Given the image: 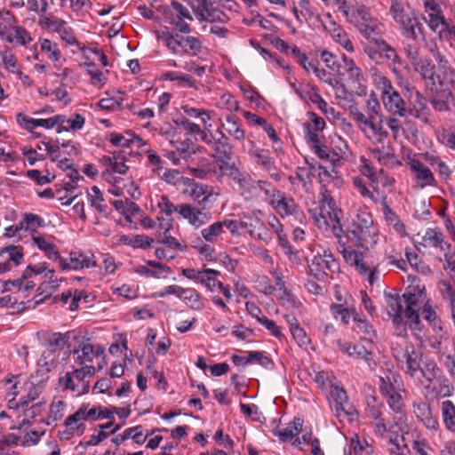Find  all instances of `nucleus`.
Returning <instances> with one entry per match:
<instances>
[{"instance_id":"f257e3e1","label":"nucleus","mask_w":455,"mask_h":455,"mask_svg":"<svg viewBox=\"0 0 455 455\" xmlns=\"http://www.w3.org/2000/svg\"><path fill=\"white\" fill-rule=\"evenodd\" d=\"M428 299L425 285L414 280L402 296L398 293L386 295L387 314L395 324L405 323L411 331L421 332L424 324L419 311Z\"/></svg>"},{"instance_id":"f03ea898","label":"nucleus","mask_w":455,"mask_h":455,"mask_svg":"<svg viewBox=\"0 0 455 455\" xmlns=\"http://www.w3.org/2000/svg\"><path fill=\"white\" fill-rule=\"evenodd\" d=\"M436 65L433 64L432 60L419 57L412 64L413 69L419 73L422 78L434 86L439 85L445 93L451 96V91L455 88V71L451 68L449 60L439 51L434 53Z\"/></svg>"},{"instance_id":"7ed1b4c3","label":"nucleus","mask_w":455,"mask_h":455,"mask_svg":"<svg viewBox=\"0 0 455 455\" xmlns=\"http://www.w3.org/2000/svg\"><path fill=\"white\" fill-rule=\"evenodd\" d=\"M318 212H311L315 223L319 228H327L331 226L334 236L341 243V235L344 233L340 223L342 211L336 205L331 192L324 185L321 188Z\"/></svg>"},{"instance_id":"20e7f679","label":"nucleus","mask_w":455,"mask_h":455,"mask_svg":"<svg viewBox=\"0 0 455 455\" xmlns=\"http://www.w3.org/2000/svg\"><path fill=\"white\" fill-rule=\"evenodd\" d=\"M392 354L398 366L411 377L414 378L420 370L421 355L405 338H400L392 344Z\"/></svg>"},{"instance_id":"39448f33","label":"nucleus","mask_w":455,"mask_h":455,"mask_svg":"<svg viewBox=\"0 0 455 455\" xmlns=\"http://www.w3.org/2000/svg\"><path fill=\"white\" fill-rule=\"evenodd\" d=\"M372 79L377 88L381 92L382 101L387 111L395 116H405L407 107L401 95L394 88L391 81L380 72H374Z\"/></svg>"},{"instance_id":"423d86ee","label":"nucleus","mask_w":455,"mask_h":455,"mask_svg":"<svg viewBox=\"0 0 455 455\" xmlns=\"http://www.w3.org/2000/svg\"><path fill=\"white\" fill-rule=\"evenodd\" d=\"M363 52L375 62H379V60L385 59L388 63V66L395 72L396 68L401 66L403 63V60L397 54L395 49L380 36L372 39L371 43L365 44L363 46Z\"/></svg>"},{"instance_id":"0eeeda50","label":"nucleus","mask_w":455,"mask_h":455,"mask_svg":"<svg viewBox=\"0 0 455 455\" xmlns=\"http://www.w3.org/2000/svg\"><path fill=\"white\" fill-rule=\"evenodd\" d=\"M73 339L76 342L72 351L73 358L79 365L92 363L95 357L104 355V347L100 345L93 346L89 338L76 335Z\"/></svg>"},{"instance_id":"6e6552de","label":"nucleus","mask_w":455,"mask_h":455,"mask_svg":"<svg viewBox=\"0 0 455 455\" xmlns=\"http://www.w3.org/2000/svg\"><path fill=\"white\" fill-rule=\"evenodd\" d=\"M402 390H395L389 394H382L390 407V409L397 414L394 418V422L389 426V431L393 433L403 432L406 427V415L404 413V404L403 397L400 394Z\"/></svg>"},{"instance_id":"1a4fd4ad","label":"nucleus","mask_w":455,"mask_h":455,"mask_svg":"<svg viewBox=\"0 0 455 455\" xmlns=\"http://www.w3.org/2000/svg\"><path fill=\"white\" fill-rule=\"evenodd\" d=\"M183 193L191 197L192 200L197 204V206H212L219 196L213 193L211 187L195 182L194 180L188 184Z\"/></svg>"},{"instance_id":"9d476101","label":"nucleus","mask_w":455,"mask_h":455,"mask_svg":"<svg viewBox=\"0 0 455 455\" xmlns=\"http://www.w3.org/2000/svg\"><path fill=\"white\" fill-rule=\"evenodd\" d=\"M330 395L334 403L337 418L349 417L351 419L357 416L355 408L348 403L347 395L343 387L331 385Z\"/></svg>"},{"instance_id":"9b49d317","label":"nucleus","mask_w":455,"mask_h":455,"mask_svg":"<svg viewBox=\"0 0 455 455\" xmlns=\"http://www.w3.org/2000/svg\"><path fill=\"white\" fill-rule=\"evenodd\" d=\"M383 403L377 400L375 396H370L367 398V407L365 413L368 418L372 419L375 422L372 423L374 432L376 435L383 437L385 434L389 431V427L386 422V419L382 417Z\"/></svg>"},{"instance_id":"f8f14e48","label":"nucleus","mask_w":455,"mask_h":455,"mask_svg":"<svg viewBox=\"0 0 455 455\" xmlns=\"http://www.w3.org/2000/svg\"><path fill=\"white\" fill-rule=\"evenodd\" d=\"M335 4L338 6L339 11L353 25L371 21L372 17L364 5L354 8L350 0H338Z\"/></svg>"},{"instance_id":"ddd939ff","label":"nucleus","mask_w":455,"mask_h":455,"mask_svg":"<svg viewBox=\"0 0 455 455\" xmlns=\"http://www.w3.org/2000/svg\"><path fill=\"white\" fill-rule=\"evenodd\" d=\"M212 207L210 205L192 206L188 204H183L180 205L179 213L188 220L191 225L198 228L211 220V214L207 210Z\"/></svg>"},{"instance_id":"4468645a","label":"nucleus","mask_w":455,"mask_h":455,"mask_svg":"<svg viewBox=\"0 0 455 455\" xmlns=\"http://www.w3.org/2000/svg\"><path fill=\"white\" fill-rule=\"evenodd\" d=\"M84 371L80 369H74L72 371H68L65 376L60 378L59 384L64 389H70L77 391L79 395L88 393L89 382L85 381Z\"/></svg>"},{"instance_id":"2eb2a0df","label":"nucleus","mask_w":455,"mask_h":455,"mask_svg":"<svg viewBox=\"0 0 455 455\" xmlns=\"http://www.w3.org/2000/svg\"><path fill=\"white\" fill-rule=\"evenodd\" d=\"M339 264L329 249H322L313 257L309 264L310 272L326 274V270L334 272L338 269Z\"/></svg>"},{"instance_id":"dca6fc26","label":"nucleus","mask_w":455,"mask_h":455,"mask_svg":"<svg viewBox=\"0 0 455 455\" xmlns=\"http://www.w3.org/2000/svg\"><path fill=\"white\" fill-rule=\"evenodd\" d=\"M372 224L373 220L371 215L366 212H359L355 220H353V229H351L350 232L361 245L366 242L367 236L371 235ZM374 233L375 232H372V234Z\"/></svg>"},{"instance_id":"f3484780","label":"nucleus","mask_w":455,"mask_h":455,"mask_svg":"<svg viewBox=\"0 0 455 455\" xmlns=\"http://www.w3.org/2000/svg\"><path fill=\"white\" fill-rule=\"evenodd\" d=\"M413 412L416 418L431 431H436L439 428L437 418L433 415L429 403L419 400L413 403Z\"/></svg>"},{"instance_id":"a211bd4d","label":"nucleus","mask_w":455,"mask_h":455,"mask_svg":"<svg viewBox=\"0 0 455 455\" xmlns=\"http://www.w3.org/2000/svg\"><path fill=\"white\" fill-rule=\"evenodd\" d=\"M94 256L88 257L80 252H71L69 255V259L60 260V269L61 270H77L82 268H90L97 266L96 260L93 259Z\"/></svg>"},{"instance_id":"6ab92c4d","label":"nucleus","mask_w":455,"mask_h":455,"mask_svg":"<svg viewBox=\"0 0 455 455\" xmlns=\"http://www.w3.org/2000/svg\"><path fill=\"white\" fill-rule=\"evenodd\" d=\"M270 204L282 216L293 215L299 211V207L294 200L291 197L285 196L281 191L273 194Z\"/></svg>"},{"instance_id":"aec40b11","label":"nucleus","mask_w":455,"mask_h":455,"mask_svg":"<svg viewBox=\"0 0 455 455\" xmlns=\"http://www.w3.org/2000/svg\"><path fill=\"white\" fill-rule=\"evenodd\" d=\"M234 181L238 185L240 193L245 200L259 197L258 182L246 172H243Z\"/></svg>"},{"instance_id":"412c9836","label":"nucleus","mask_w":455,"mask_h":455,"mask_svg":"<svg viewBox=\"0 0 455 455\" xmlns=\"http://www.w3.org/2000/svg\"><path fill=\"white\" fill-rule=\"evenodd\" d=\"M232 148L229 139L222 132V131L218 129L216 131V139L211 147L213 151L212 156L215 159H231L233 156Z\"/></svg>"},{"instance_id":"4be33fe9","label":"nucleus","mask_w":455,"mask_h":455,"mask_svg":"<svg viewBox=\"0 0 455 455\" xmlns=\"http://www.w3.org/2000/svg\"><path fill=\"white\" fill-rule=\"evenodd\" d=\"M396 23L401 34L407 39L417 40L419 35H423V26L415 16L409 15Z\"/></svg>"},{"instance_id":"5701e85b","label":"nucleus","mask_w":455,"mask_h":455,"mask_svg":"<svg viewBox=\"0 0 455 455\" xmlns=\"http://www.w3.org/2000/svg\"><path fill=\"white\" fill-rule=\"evenodd\" d=\"M411 169L415 174L417 184L419 188H423L426 186L433 185L435 180L433 173L422 162L412 160Z\"/></svg>"},{"instance_id":"b1692460","label":"nucleus","mask_w":455,"mask_h":455,"mask_svg":"<svg viewBox=\"0 0 455 455\" xmlns=\"http://www.w3.org/2000/svg\"><path fill=\"white\" fill-rule=\"evenodd\" d=\"M379 390L381 394H389L395 390H402L401 377L398 372L387 370L379 376Z\"/></svg>"},{"instance_id":"393cba45","label":"nucleus","mask_w":455,"mask_h":455,"mask_svg":"<svg viewBox=\"0 0 455 455\" xmlns=\"http://www.w3.org/2000/svg\"><path fill=\"white\" fill-rule=\"evenodd\" d=\"M338 345L340 347L341 351L350 357L355 359H363L367 363H369V361L371 360V352H369L361 344H351L348 342H342L339 340Z\"/></svg>"},{"instance_id":"a878e982","label":"nucleus","mask_w":455,"mask_h":455,"mask_svg":"<svg viewBox=\"0 0 455 455\" xmlns=\"http://www.w3.org/2000/svg\"><path fill=\"white\" fill-rule=\"evenodd\" d=\"M426 245L439 248L441 251L451 248V244L443 239V234L438 228H428L423 235Z\"/></svg>"},{"instance_id":"bb28decb","label":"nucleus","mask_w":455,"mask_h":455,"mask_svg":"<svg viewBox=\"0 0 455 455\" xmlns=\"http://www.w3.org/2000/svg\"><path fill=\"white\" fill-rule=\"evenodd\" d=\"M407 115L423 120L427 119L428 108L427 100L419 92H416L411 106L407 108Z\"/></svg>"},{"instance_id":"cd10ccee","label":"nucleus","mask_w":455,"mask_h":455,"mask_svg":"<svg viewBox=\"0 0 455 455\" xmlns=\"http://www.w3.org/2000/svg\"><path fill=\"white\" fill-rule=\"evenodd\" d=\"M84 421L82 411L77 410L74 414L68 416L64 421V425L68 428V435H83L85 430Z\"/></svg>"},{"instance_id":"c85d7f7f","label":"nucleus","mask_w":455,"mask_h":455,"mask_svg":"<svg viewBox=\"0 0 455 455\" xmlns=\"http://www.w3.org/2000/svg\"><path fill=\"white\" fill-rule=\"evenodd\" d=\"M156 38L163 41L165 46L173 53H177V48L182 46L184 37L179 34H172L168 30L156 31Z\"/></svg>"},{"instance_id":"c756f323","label":"nucleus","mask_w":455,"mask_h":455,"mask_svg":"<svg viewBox=\"0 0 455 455\" xmlns=\"http://www.w3.org/2000/svg\"><path fill=\"white\" fill-rule=\"evenodd\" d=\"M250 154L254 158L256 164L266 171L270 172L275 169V163L267 150L253 147Z\"/></svg>"},{"instance_id":"7c9ffc66","label":"nucleus","mask_w":455,"mask_h":455,"mask_svg":"<svg viewBox=\"0 0 455 455\" xmlns=\"http://www.w3.org/2000/svg\"><path fill=\"white\" fill-rule=\"evenodd\" d=\"M420 316H422V318L426 320L433 328H438L440 330L442 329L441 320L437 315L435 307L430 299L420 309L419 317Z\"/></svg>"},{"instance_id":"2f4dec72","label":"nucleus","mask_w":455,"mask_h":455,"mask_svg":"<svg viewBox=\"0 0 455 455\" xmlns=\"http://www.w3.org/2000/svg\"><path fill=\"white\" fill-rule=\"evenodd\" d=\"M110 142L117 147H130L131 144L136 143L140 148L142 146V139L135 136L130 132H126V136L119 133H110Z\"/></svg>"},{"instance_id":"473e14b6","label":"nucleus","mask_w":455,"mask_h":455,"mask_svg":"<svg viewBox=\"0 0 455 455\" xmlns=\"http://www.w3.org/2000/svg\"><path fill=\"white\" fill-rule=\"evenodd\" d=\"M424 20L429 28L433 32L438 34H442L448 24L447 20H445L443 12H429L427 18H424Z\"/></svg>"},{"instance_id":"72a5a7b5","label":"nucleus","mask_w":455,"mask_h":455,"mask_svg":"<svg viewBox=\"0 0 455 455\" xmlns=\"http://www.w3.org/2000/svg\"><path fill=\"white\" fill-rule=\"evenodd\" d=\"M442 417L446 428L455 432V405L450 400L442 403Z\"/></svg>"},{"instance_id":"f704fd0d","label":"nucleus","mask_w":455,"mask_h":455,"mask_svg":"<svg viewBox=\"0 0 455 455\" xmlns=\"http://www.w3.org/2000/svg\"><path fill=\"white\" fill-rule=\"evenodd\" d=\"M221 126L229 135L233 136L235 140H244V131L239 126L236 120L233 116H228L225 122L222 123Z\"/></svg>"},{"instance_id":"c9c22d12","label":"nucleus","mask_w":455,"mask_h":455,"mask_svg":"<svg viewBox=\"0 0 455 455\" xmlns=\"http://www.w3.org/2000/svg\"><path fill=\"white\" fill-rule=\"evenodd\" d=\"M343 68L345 72L348 76V79L351 81V83L355 84L359 83L360 79L362 77V70L359 67H357L354 61V60L347 58L346 56H343Z\"/></svg>"},{"instance_id":"e433bc0d","label":"nucleus","mask_w":455,"mask_h":455,"mask_svg":"<svg viewBox=\"0 0 455 455\" xmlns=\"http://www.w3.org/2000/svg\"><path fill=\"white\" fill-rule=\"evenodd\" d=\"M231 159L218 158L217 161L220 163V170L221 172L235 180L243 172L241 171Z\"/></svg>"},{"instance_id":"4c0bfd02","label":"nucleus","mask_w":455,"mask_h":455,"mask_svg":"<svg viewBox=\"0 0 455 455\" xmlns=\"http://www.w3.org/2000/svg\"><path fill=\"white\" fill-rule=\"evenodd\" d=\"M339 242V247L338 251L343 255L344 259L346 262L351 266H355V264H358L359 259H361V252L356 251L354 249H351L350 247H346V242L343 241V238L341 237V243Z\"/></svg>"},{"instance_id":"58836bf2","label":"nucleus","mask_w":455,"mask_h":455,"mask_svg":"<svg viewBox=\"0 0 455 455\" xmlns=\"http://www.w3.org/2000/svg\"><path fill=\"white\" fill-rule=\"evenodd\" d=\"M172 145L174 147V149L168 152V156H172L173 161L177 158L187 159L194 153V151L190 149L189 144L186 141H174Z\"/></svg>"},{"instance_id":"ea45409f","label":"nucleus","mask_w":455,"mask_h":455,"mask_svg":"<svg viewBox=\"0 0 455 455\" xmlns=\"http://www.w3.org/2000/svg\"><path fill=\"white\" fill-rule=\"evenodd\" d=\"M302 426L303 420L295 419L286 428L278 432L279 438L283 442L292 439L302 430Z\"/></svg>"},{"instance_id":"a19ab883","label":"nucleus","mask_w":455,"mask_h":455,"mask_svg":"<svg viewBox=\"0 0 455 455\" xmlns=\"http://www.w3.org/2000/svg\"><path fill=\"white\" fill-rule=\"evenodd\" d=\"M255 222L256 224L253 226V228L248 229L250 235L265 242L266 243H269L273 237L271 231L259 220H255Z\"/></svg>"},{"instance_id":"79ce46f5","label":"nucleus","mask_w":455,"mask_h":455,"mask_svg":"<svg viewBox=\"0 0 455 455\" xmlns=\"http://www.w3.org/2000/svg\"><path fill=\"white\" fill-rule=\"evenodd\" d=\"M354 26L368 40V43H371L372 39L379 36V34L376 32L377 25L373 19H371V21L361 22Z\"/></svg>"},{"instance_id":"37998d69","label":"nucleus","mask_w":455,"mask_h":455,"mask_svg":"<svg viewBox=\"0 0 455 455\" xmlns=\"http://www.w3.org/2000/svg\"><path fill=\"white\" fill-rule=\"evenodd\" d=\"M350 113L353 116L354 120L358 124V125L362 127V125L368 126L371 129V131L376 133L379 130L375 123L368 116L367 118L365 116L360 112L355 106H350L349 108Z\"/></svg>"},{"instance_id":"c03bdc74","label":"nucleus","mask_w":455,"mask_h":455,"mask_svg":"<svg viewBox=\"0 0 455 455\" xmlns=\"http://www.w3.org/2000/svg\"><path fill=\"white\" fill-rule=\"evenodd\" d=\"M76 336L74 331H68L64 334L54 333L49 339L48 345L52 350L56 348H63L66 344L68 343L69 339Z\"/></svg>"},{"instance_id":"a18cd8bd","label":"nucleus","mask_w":455,"mask_h":455,"mask_svg":"<svg viewBox=\"0 0 455 455\" xmlns=\"http://www.w3.org/2000/svg\"><path fill=\"white\" fill-rule=\"evenodd\" d=\"M371 153L379 162L383 164H387V161H391L395 158V151L389 144L373 148Z\"/></svg>"},{"instance_id":"49530a36","label":"nucleus","mask_w":455,"mask_h":455,"mask_svg":"<svg viewBox=\"0 0 455 455\" xmlns=\"http://www.w3.org/2000/svg\"><path fill=\"white\" fill-rule=\"evenodd\" d=\"M275 232L277 234V236H278V240H279V244L280 246L283 247V249L284 250V253L286 255H288L289 259L291 260H295L297 259V254H298V251H294L286 237V235L284 234H283V228H282V226L281 224L277 221V227L275 228Z\"/></svg>"},{"instance_id":"de8ad7c7","label":"nucleus","mask_w":455,"mask_h":455,"mask_svg":"<svg viewBox=\"0 0 455 455\" xmlns=\"http://www.w3.org/2000/svg\"><path fill=\"white\" fill-rule=\"evenodd\" d=\"M221 233H223L221 221L214 222L201 231L204 239L210 243H214Z\"/></svg>"},{"instance_id":"09e8293b","label":"nucleus","mask_w":455,"mask_h":455,"mask_svg":"<svg viewBox=\"0 0 455 455\" xmlns=\"http://www.w3.org/2000/svg\"><path fill=\"white\" fill-rule=\"evenodd\" d=\"M187 304H190L191 307L195 309H201L202 305L199 301V294L193 289L182 288L180 296H179Z\"/></svg>"},{"instance_id":"8fccbe9b","label":"nucleus","mask_w":455,"mask_h":455,"mask_svg":"<svg viewBox=\"0 0 455 455\" xmlns=\"http://www.w3.org/2000/svg\"><path fill=\"white\" fill-rule=\"evenodd\" d=\"M443 258L439 257V260L443 262V269L451 273V276L455 282V252L451 251V248L443 251Z\"/></svg>"},{"instance_id":"3c124183","label":"nucleus","mask_w":455,"mask_h":455,"mask_svg":"<svg viewBox=\"0 0 455 455\" xmlns=\"http://www.w3.org/2000/svg\"><path fill=\"white\" fill-rule=\"evenodd\" d=\"M81 66L84 67L90 75L93 85L103 84L105 83L103 73L97 68L93 62H84Z\"/></svg>"},{"instance_id":"603ef678","label":"nucleus","mask_w":455,"mask_h":455,"mask_svg":"<svg viewBox=\"0 0 455 455\" xmlns=\"http://www.w3.org/2000/svg\"><path fill=\"white\" fill-rule=\"evenodd\" d=\"M252 362H257L266 369H270L273 366L272 360L265 355L261 351L249 352V355L245 359V363H251Z\"/></svg>"},{"instance_id":"864d4df0","label":"nucleus","mask_w":455,"mask_h":455,"mask_svg":"<svg viewBox=\"0 0 455 455\" xmlns=\"http://www.w3.org/2000/svg\"><path fill=\"white\" fill-rule=\"evenodd\" d=\"M438 290L443 299L451 304L455 302V289L448 280H441L438 283Z\"/></svg>"},{"instance_id":"5fc2aeb1","label":"nucleus","mask_w":455,"mask_h":455,"mask_svg":"<svg viewBox=\"0 0 455 455\" xmlns=\"http://www.w3.org/2000/svg\"><path fill=\"white\" fill-rule=\"evenodd\" d=\"M389 12L395 23L410 15L406 12L402 0H390Z\"/></svg>"},{"instance_id":"6e6d98bb","label":"nucleus","mask_w":455,"mask_h":455,"mask_svg":"<svg viewBox=\"0 0 455 455\" xmlns=\"http://www.w3.org/2000/svg\"><path fill=\"white\" fill-rule=\"evenodd\" d=\"M102 161L114 172L124 174L128 170V167L125 165V164L123 161H118V157L116 156H103Z\"/></svg>"},{"instance_id":"4d7b16f0","label":"nucleus","mask_w":455,"mask_h":455,"mask_svg":"<svg viewBox=\"0 0 455 455\" xmlns=\"http://www.w3.org/2000/svg\"><path fill=\"white\" fill-rule=\"evenodd\" d=\"M331 311L336 319L340 318V320L346 324L348 323L350 315H355V310L350 311L341 304H332L331 306Z\"/></svg>"},{"instance_id":"13d9d810","label":"nucleus","mask_w":455,"mask_h":455,"mask_svg":"<svg viewBox=\"0 0 455 455\" xmlns=\"http://www.w3.org/2000/svg\"><path fill=\"white\" fill-rule=\"evenodd\" d=\"M440 371H441L436 365V363L429 360L427 362H425L423 368L420 367L419 373L425 377L428 382H431L435 378H436Z\"/></svg>"},{"instance_id":"bf43d9fd","label":"nucleus","mask_w":455,"mask_h":455,"mask_svg":"<svg viewBox=\"0 0 455 455\" xmlns=\"http://www.w3.org/2000/svg\"><path fill=\"white\" fill-rule=\"evenodd\" d=\"M55 22L58 24V27H56V30L60 35V37L65 40L68 44H74L76 41L73 34L71 33V29L67 27V23L60 20L58 18H55Z\"/></svg>"},{"instance_id":"052dcab7","label":"nucleus","mask_w":455,"mask_h":455,"mask_svg":"<svg viewBox=\"0 0 455 455\" xmlns=\"http://www.w3.org/2000/svg\"><path fill=\"white\" fill-rule=\"evenodd\" d=\"M183 41L186 43L180 46L185 53L192 52L194 55L198 54L201 52L202 44L200 40L195 36H186Z\"/></svg>"},{"instance_id":"680f3d73","label":"nucleus","mask_w":455,"mask_h":455,"mask_svg":"<svg viewBox=\"0 0 455 455\" xmlns=\"http://www.w3.org/2000/svg\"><path fill=\"white\" fill-rule=\"evenodd\" d=\"M124 438H132L137 444H142L145 443L148 435L142 434V427L136 426L134 427L126 428L124 431Z\"/></svg>"},{"instance_id":"e2e57ef3","label":"nucleus","mask_w":455,"mask_h":455,"mask_svg":"<svg viewBox=\"0 0 455 455\" xmlns=\"http://www.w3.org/2000/svg\"><path fill=\"white\" fill-rule=\"evenodd\" d=\"M187 4L192 8L196 14L198 20H208L205 17V11H207L206 0H185Z\"/></svg>"},{"instance_id":"0e129e2a","label":"nucleus","mask_w":455,"mask_h":455,"mask_svg":"<svg viewBox=\"0 0 455 455\" xmlns=\"http://www.w3.org/2000/svg\"><path fill=\"white\" fill-rule=\"evenodd\" d=\"M78 410L82 411L84 420L94 421L100 419V407L89 408V404L83 403Z\"/></svg>"},{"instance_id":"69168bd1","label":"nucleus","mask_w":455,"mask_h":455,"mask_svg":"<svg viewBox=\"0 0 455 455\" xmlns=\"http://www.w3.org/2000/svg\"><path fill=\"white\" fill-rule=\"evenodd\" d=\"M65 407L66 403L61 400L52 402L50 406L49 419L53 422L60 420L63 417Z\"/></svg>"},{"instance_id":"338daca9","label":"nucleus","mask_w":455,"mask_h":455,"mask_svg":"<svg viewBox=\"0 0 455 455\" xmlns=\"http://www.w3.org/2000/svg\"><path fill=\"white\" fill-rule=\"evenodd\" d=\"M42 144L45 147L46 151L49 154L50 158L52 162H56L59 160V158H60V148L62 147L59 140H56L53 143L43 141Z\"/></svg>"},{"instance_id":"774afa93","label":"nucleus","mask_w":455,"mask_h":455,"mask_svg":"<svg viewBox=\"0 0 455 455\" xmlns=\"http://www.w3.org/2000/svg\"><path fill=\"white\" fill-rule=\"evenodd\" d=\"M12 31L14 34V40H16L19 44L25 46L32 41L31 36L25 28L15 26L12 28Z\"/></svg>"}]
</instances>
